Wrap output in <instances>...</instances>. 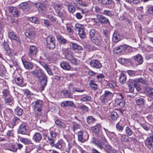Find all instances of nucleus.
<instances>
[{"label": "nucleus", "mask_w": 153, "mask_h": 153, "mask_svg": "<svg viewBox=\"0 0 153 153\" xmlns=\"http://www.w3.org/2000/svg\"><path fill=\"white\" fill-rule=\"evenodd\" d=\"M53 6L57 16L60 17H64L66 15V11L61 4L54 3Z\"/></svg>", "instance_id": "nucleus-1"}, {"label": "nucleus", "mask_w": 153, "mask_h": 153, "mask_svg": "<svg viewBox=\"0 0 153 153\" xmlns=\"http://www.w3.org/2000/svg\"><path fill=\"white\" fill-rule=\"evenodd\" d=\"M32 105H33V108L36 112V114L37 115H40L43 105V102L40 100H37L33 102Z\"/></svg>", "instance_id": "nucleus-2"}, {"label": "nucleus", "mask_w": 153, "mask_h": 153, "mask_svg": "<svg viewBox=\"0 0 153 153\" xmlns=\"http://www.w3.org/2000/svg\"><path fill=\"white\" fill-rule=\"evenodd\" d=\"M114 94L108 91H106L100 97L101 102L102 103L106 104L109 101L111 100Z\"/></svg>", "instance_id": "nucleus-3"}, {"label": "nucleus", "mask_w": 153, "mask_h": 153, "mask_svg": "<svg viewBox=\"0 0 153 153\" xmlns=\"http://www.w3.org/2000/svg\"><path fill=\"white\" fill-rule=\"evenodd\" d=\"M65 54L67 59L70 61L72 64L75 65L78 64L80 63L79 60L75 58L73 56V53L68 49L65 51Z\"/></svg>", "instance_id": "nucleus-4"}, {"label": "nucleus", "mask_w": 153, "mask_h": 153, "mask_svg": "<svg viewBox=\"0 0 153 153\" xmlns=\"http://www.w3.org/2000/svg\"><path fill=\"white\" fill-rule=\"evenodd\" d=\"M74 30L78 31L79 36L81 39H83L85 37V33L84 29V26L79 23H76L74 26Z\"/></svg>", "instance_id": "nucleus-5"}, {"label": "nucleus", "mask_w": 153, "mask_h": 153, "mask_svg": "<svg viewBox=\"0 0 153 153\" xmlns=\"http://www.w3.org/2000/svg\"><path fill=\"white\" fill-rule=\"evenodd\" d=\"M47 46L50 49H53L55 47V42L54 38L52 36H50L46 39Z\"/></svg>", "instance_id": "nucleus-6"}, {"label": "nucleus", "mask_w": 153, "mask_h": 153, "mask_svg": "<svg viewBox=\"0 0 153 153\" xmlns=\"http://www.w3.org/2000/svg\"><path fill=\"white\" fill-rule=\"evenodd\" d=\"M50 135L51 137L47 136L46 135L44 137V140H45V142L46 141L47 143H53L55 140V137L57 135V133L55 131H51L50 132Z\"/></svg>", "instance_id": "nucleus-7"}, {"label": "nucleus", "mask_w": 153, "mask_h": 153, "mask_svg": "<svg viewBox=\"0 0 153 153\" xmlns=\"http://www.w3.org/2000/svg\"><path fill=\"white\" fill-rule=\"evenodd\" d=\"M123 98V95L120 94L117 95V98L115 100L116 104L120 108H123L125 105V102Z\"/></svg>", "instance_id": "nucleus-8"}, {"label": "nucleus", "mask_w": 153, "mask_h": 153, "mask_svg": "<svg viewBox=\"0 0 153 153\" xmlns=\"http://www.w3.org/2000/svg\"><path fill=\"white\" fill-rule=\"evenodd\" d=\"M33 4L34 7L37 8L38 11L40 13L42 14L43 16H45L46 12V8L44 4L39 2L35 3H33Z\"/></svg>", "instance_id": "nucleus-9"}, {"label": "nucleus", "mask_w": 153, "mask_h": 153, "mask_svg": "<svg viewBox=\"0 0 153 153\" xmlns=\"http://www.w3.org/2000/svg\"><path fill=\"white\" fill-rule=\"evenodd\" d=\"M89 135L86 133L84 134L81 131H79L78 133V137L79 140L81 143H84L88 138Z\"/></svg>", "instance_id": "nucleus-10"}, {"label": "nucleus", "mask_w": 153, "mask_h": 153, "mask_svg": "<svg viewBox=\"0 0 153 153\" xmlns=\"http://www.w3.org/2000/svg\"><path fill=\"white\" fill-rule=\"evenodd\" d=\"M25 34L27 37L32 39H33L35 36L34 29L30 28L27 29L25 33Z\"/></svg>", "instance_id": "nucleus-11"}, {"label": "nucleus", "mask_w": 153, "mask_h": 153, "mask_svg": "<svg viewBox=\"0 0 153 153\" xmlns=\"http://www.w3.org/2000/svg\"><path fill=\"white\" fill-rule=\"evenodd\" d=\"M31 73L38 79H40L41 76L42 77L45 74L42 70L41 69L31 71Z\"/></svg>", "instance_id": "nucleus-12"}, {"label": "nucleus", "mask_w": 153, "mask_h": 153, "mask_svg": "<svg viewBox=\"0 0 153 153\" xmlns=\"http://www.w3.org/2000/svg\"><path fill=\"white\" fill-rule=\"evenodd\" d=\"M90 65L94 68H99L102 67V65L100 61L96 59H93L90 62Z\"/></svg>", "instance_id": "nucleus-13"}, {"label": "nucleus", "mask_w": 153, "mask_h": 153, "mask_svg": "<svg viewBox=\"0 0 153 153\" xmlns=\"http://www.w3.org/2000/svg\"><path fill=\"white\" fill-rule=\"evenodd\" d=\"M21 59L25 68L26 69L31 70L33 67V64L31 62L27 61L22 57Z\"/></svg>", "instance_id": "nucleus-14"}, {"label": "nucleus", "mask_w": 153, "mask_h": 153, "mask_svg": "<svg viewBox=\"0 0 153 153\" xmlns=\"http://www.w3.org/2000/svg\"><path fill=\"white\" fill-rule=\"evenodd\" d=\"M37 52V49L36 46L34 45L30 46L28 53V55L30 57H31L33 56H35Z\"/></svg>", "instance_id": "nucleus-15"}, {"label": "nucleus", "mask_w": 153, "mask_h": 153, "mask_svg": "<svg viewBox=\"0 0 153 153\" xmlns=\"http://www.w3.org/2000/svg\"><path fill=\"white\" fill-rule=\"evenodd\" d=\"M102 37L98 35L96 36L94 39L91 40L92 42L95 45L99 46H101L102 44Z\"/></svg>", "instance_id": "nucleus-16"}, {"label": "nucleus", "mask_w": 153, "mask_h": 153, "mask_svg": "<svg viewBox=\"0 0 153 153\" xmlns=\"http://www.w3.org/2000/svg\"><path fill=\"white\" fill-rule=\"evenodd\" d=\"M91 142L94 143H107V141L104 137H99L98 140L94 137H93Z\"/></svg>", "instance_id": "nucleus-17"}, {"label": "nucleus", "mask_w": 153, "mask_h": 153, "mask_svg": "<svg viewBox=\"0 0 153 153\" xmlns=\"http://www.w3.org/2000/svg\"><path fill=\"white\" fill-rule=\"evenodd\" d=\"M42 79L40 80L41 85V90L43 91L45 86L46 85L47 82V77L45 74L42 77Z\"/></svg>", "instance_id": "nucleus-18"}, {"label": "nucleus", "mask_w": 153, "mask_h": 153, "mask_svg": "<svg viewBox=\"0 0 153 153\" xmlns=\"http://www.w3.org/2000/svg\"><path fill=\"white\" fill-rule=\"evenodd\" d=\"M70 45L71 48L76 52L80 51L82 50V48L77 44L71 42L70 43Z\"/></svg>", "instance_id": "nucleus-19"}, {"label": "nucleus", "mask_w": 153, "mask_h": 153, "mask_svg": "<svg viewBox=\"0 0 153 153\" xmlns=\"http://www.w3.org/2000/svg\"><path fill=\"white\" fill-rule=\"evenodd\" d=\"M19 6L23 10L25 11H29L30 7V4L26 2L21 3L20 4Z\"/></svg>", "instance_id": "nucleus-20"}, {"label": "nucleus", "mask_w": 153, "mask_h": 153, "mask_svg": "<svg viewBox=\"0 0 153 153\" xmlns=\"http://www.w3.org/2000/svg\"><path fill=\"white\" fill-rule=\"evenodd\" d=\"M123 37L122 36L120 33L117 32H115L113 36V41L115 43L118 42L122 39Z\"/></svg>", "instance_id": "nucleus-21"}, {"label": "nucleus", "mask_w": 153, "mask_h": 153, "mask_svg": "<svg viewBox=\"0 0 153 153\" xmlns=\"http://www.w3.org/2000/svg\"><path fill=\"white\" fill-rule=\"evenodd\" d=\"M27 131V128L25 123H23L20 126L18 133L22 134H25Z\"/></svg>", "instance_id": "nucleus-22"}, {"label": "nucleus", "mask_w": 153, "mask_h": 153, "mask_svg": "<svg viewBox=\"0 0 153 153\" xmlns=\"http://www.w3.org/2000/svg\"><path fill=\"white\" fill-rule=\"evenodd\" d=\"M97 17L99 22L101 24H106L109 22L108 19L103 15H97Z\"/></svg>", "instance_id": "nucleus-23"}, {"label": "nucleus", "mask_w": 153, "mask_h": 153, "mask_svg": "<svg viewBox=\"0 0 153 153\" xmlns=\"http://www.w3.org/2000/svg\"><path fill=\"white\" fill-rule=\"evenodd\" d=\"M8 36L11 39L15 40L18 42L19 44L20 40L19 37L16 34L13 32H10L8 33Z\"/></svg>", "instance_id": "nucleus-24"}, {"label": "nucleus", "mask_w": 153, "mask_h": 153, "mask_svg": "<svg viewBox=\"0 0 153 153\" xmlns=\"http://www.w3.org/2000/svg\"><path fill=\"white\" fill-rule=\"evenodd\" d=\"M76 3L82 6L85 7L87 6L90 3L89 0H74Z\"/></svg>", "instance_id": "nucleus-25"}, {"label": "nucleus", "mask_w": 153, "mask_h": 153, "mask_svg": "<svg viewBox=\"0 0 153 153\" xmlns=\"http://www.w3.org/2000/svg\"><path fill=\"white\" fill-rule=\"evenodd\" d=\"M61 94L63 97L65 98H73V96L71 92L68 90H64L61 91Z\"/></svg>", "instance_id": "nucleus-26"}, {"label": "nucleus", "mask_w": 153, "mask_h": 153, "mask_svg": "<svg viewBox=\"0 0 153 153\" xmlns=\"http://www.w3.org/2000/svg\"><path fill=\"white\" fill-rule=\"evenodd\" d=\"M61 67L64 70H70L71 69V67L69 63L66 61H63L60 63Z\"/></svg>", "instance_id": "nucleus-27"}, {"label": "nucleus", "mask_w": 153, "mask_h": 153, "mask_svg": "<svg viewBox=\"0 0 153 153\" xmlns=\"http://www.w3.org/2000/svg\"><path fill=\"white\" fill-rule=\"evenodd\" d=\"M98 2L102 5L109 7L111 4H113L112 0H97Z\"/></svg>", "instance_id": "nucleus-28"}, {"label": "nucleus", "mask_w": 153, "mask_h": 153, "mask_svg": "<svg viewBox=\"0 0 153 153\" xmlns=\"http://www.w3.org/2000/svg\"><path fill=\"white\" fill-rule=\"evenodd\" d=\"M79 9L81 11V13L77 12L75 15V16L76 18L79 19H80L82 18L83 17L82 14H83L84 13H87L88 12V11L86 10L85 9H83L81 8H80Z\"/></svg>", "instance_id": "nucleus-29"}, {"label": "nucleus", "mask_w": 153, "mask_h": 153, "mask_svg": "<svg viewBox=\"0 0 153 153\" xmlns=\"http://www.w3.org/2000/svg\"><path fill=\"white\" fill-rule=\"evenodd\" d=\"M56 38L60 44L65 45L67 43V40L61 35H57Z\"/></svg>", "instance_id": "nucleus-30"}, {"label": "nucleus", "mask_w": 153, "mask_h": 153, "mask_svg": "<svg viewBox=\"0 0 153 153\" xmlns=\"http://www.w3.org/2000/svg\"><path fill=\"white\" fill-rule=\"evenodd\" d=\"M75 105L73 102L71 101H64L62 102L61 106L63 107H66L67 106H73Z\"/></svg>", "instance_id": "nucleus-31"}, {"label": "nucleus", "mask_w": 153, "mask_h": 153, "mask_svg": "<svg viewBox=\"0 0 153 153\" xmlns=\"http://www.w3.org/2000/svg\"><path fill=\"white\" fill-rule=\"evenodd\" d=\"M135 61H137L140 65L142 64L143 62V58L141 55L138 54L133 57Z\"/></svg>", "instance_id": "nucleus-32"}, {"label": "nucleus", "mask_w": 153, "mask_h": 153, "mask_svg": "<svg viewBox=\"0 0 153 153\" xmlns=\"http://www.w3.org/2000/svg\"><path fill=\"white\" fill-rule=\"evenodd\" d=\"M9 11L11 14L14 15H17L18 10L16 7H8Z\"/></svg>", "instance_id": "nucleus-33"}, {"label": "nucleus", "mask_w": 153, "mask_h": 153, "mask_svg": "<svg viewBox=\"0 0 153 153\" xmlns=\"http://www.w3.org/2000/svg\"><path fill=\"white\" fill-rule=\"evenodd\" d=\"M42 136L39 133H36L34 135L33 139L36 143H39V141L42 139Z\"/></svg>", "instance_id": "nucleus-34"}, {"label": "nucleus", "mask_w": 153, "mask_h": 153, "mask_svg": "<svg viewBox=\"0 0 153 153\" xmlns=\"http://www.w3.org/2000/svg\"><path fill=\"white\" fill-rule=\"evenodd\" d=\"M67 6L68 7V10L69 12L73 13L75 12V8L71 2H68Z\"/></svg>", "instance_id": "nucleus-35"}, {"label": "nucleus", "mask_w": 153, "mask_h": 153, "mask_svg": "<svg viewBox=\"0 0 153 153\" xmlns=\"http://www.w3.org/2000/svg\"><path fill=\"white\" fill-rule=\"evenodd\" d=\"M134 80L129 79L127 82V84L128 86V88L130 91L133 92L134 91Z\"/></svg>", "instance_id": "nucleus-36"}, {"label": "nucleus", "mask_w": 153, "mask_h": 153, "mask_svg": "<svg viewBox=\"0 0 153 153\" xmlns=\"http://www.w3.org/2000/svg\"><path fill=\"white\" fill-rule=\"evenodd\" d=\"M4 112L6 116L8 117V119H10L12 115V110L7 108L5 109Z\"/></svg>", "instance_id": "nucleus-37"}, {"label": "nucleus", "mask_w": 153, "mask_h": 153, "mask_svg": "<svg viewBox=\"0 0 153 153\" xmlns=\"http://www.w3.org/2000/svg\"><path fill=\"white\" fill-rule=\"evenodd\" d=\"M89 37L91 40H92L93 39H94L96 36H97L99 35L96 33L95 30L94 29L91 30L89 32Z\"/></svg>", "instance_id": "nucleus-38"}, {"label": "nucleus", "mask_w": 153, "mask_h": 153, "mask_svg": "<svg viewBox=\"0 0 153 153\" xmlns=\"http://www.w3.org/2000/svg\"><path fill=\"white\" fill-rule=\"evenodd\" d=\"M101 126L100 124H97L92 128V131L94 133L98 134L99 133V130L101 128Z\"/></svg>", "instance_id": "nucleus-39"}, {"label": "nucleus", "mask_w": 153, "mask_h": 153, "mask_svg": "<svg viewBox=\"0 0 153 153\" xmlns=\"http://www.w3.org/2000/svg\"><path fill=\"white\" fill-rule=\"evenodd\" d=\"M120 82L122 84L124 83L126 81V77L125 74L123 73H122L119 78Z\"/></svg>", "instance_id": "nucleus-40"}, {"label": "nucleus", "mask_w": 153, "mask_h": 153, "mask_svg": "<svg viewBox=\"0 0 153 153\" xmlns=\"http://www.w3.org/2000/svg\"><path fill=\"white\" fill-rule=\"evenodd\" d=\"M138 79H137L134 80V87L136 88L137 90L139 91L141 89L140 85L139 84Z\"/></svg>", "instance_id": "nucleus-41"}, {"label": "nucleus", "mask_w": 153, "mask_h": 153, "mask_svg": "<svg viewBox=\"0 0 153 153\" xmlns=\"http://www.w3.org/2000/svg\"><path fill=\"white\" fill-rule=\"evenodd\" d=\"M90 87L93 90H96L98 88V85L94 81L92 80H91L89 84Z\"/></svg>", "instance_id": "nucleus-42"}, {"label": "nucleus", "mask_w": 153, "mask_h": 153, "mask_svg": "<svg viewBox=\"0 0 153 153\" xmlns=\"http://www.w3.org/2000/svg\"><path fill=\"white\" fill-rule=\"evenodd\" d=\"M101 47H106L109 45V37H106L104 39V41L102 40Z\"/></svg>", "instance_id": "nucleus-43"}, {"label": "nucleus", "mask_w": 153, "mask_h": 153, "mask_svg": "<svg viewBox=\"0 0 153 153\" xmlns=\"http://www.w3.org/2000/svg\"><path fill=\"white\" fill-rule=\"evenodd\" d=\"M6 103H13V98L11 96H9L4 98Z\"/></svg>", "instance_id": "nucleus-44"}, {"label": "nucleus", "mask_w": 153, "mask_h": 153, "mask_svg": "<svg viewBox=\"0 0 153 153\" xmlns=\"http://www.w3.org/2000/svg\"><path fill=\"white\" fill-rule=\"evenodd\" d=\"M146 91L148 93L149 96L153 99V88L149 87L146 88Z\"/></svg>", "instance_id": "nucleus-45"}, {"label": "nucleus", "mask_w": 153, "mask_h": 153, "mask_svg": "<svg viewBox=\"0 0 153 153\" xmlns=\"http://www.w3.org/2000/svg\"><path fill=\"white\" fill-rule=\"evenodd\" d=\"M96 121V119L92 116H89L87 118V121L88 124H92Z\"/></svg>", "instance_id": "nucleus-46"}, {"label": "nucleus", "mask_w": 153, "mask_h": 153, "mask_svg": "<svg viewBox=\"0 0 153 153\" xmlns=\"http://www.w3.org/2000/svg\"><path fill=\"white\" fill-rule=\"evenodd\" d=\"M118 117L117 113L116 112H113L111 114L110 117L113 121L116 120Z\"/></svg>", "instance_id": "nucleus-47"}, {"label": "nucleus", "mask_w": 153, "mask_h": 153, "mask_svg": "<svg viewBox=\"0 0 153 153\" xmlns=\"http://www.w3.org/2000/svg\"><path fill=\"white\" fill-rule=\"evenodd\" d=\"M130 48V47L126 45H121L120 49L121 53L124 54V53L123 52H125L127 51V50H128V48Z\"/></svg>", "instance_id": "nucleus-48"}, {"label": "nucleus", "mask_w": 153, "mask_h": 153, "mask_svg": "<svg viewBox=\"0 0 153 153\" xmlns=\"http://www.w3.org/2000/svg\"><path fill=\"white\" fill-rule=\"evenodd\" d=\"M10 147L7 149L10 150L12 152H14L17 150V148L16 147L15 144H7Z\"/></svg>", "instance_id": "nucleus-49"}, {"label": "nucleus", "mask_w": 153, "mask_h": 153, "mask_svg": "<svg viewBox=\"0 0 153 153\" xmlns=\"http://www.w3.org/2000/svg\"><path fill=\"white\" fill-rule=\"evenodd\" d=\"M15 114L18 116L21 115L23 113V110L19 107H17L15 109Z\"/></svg>", "instance_id": "nucleus-50"}, {"label": "nucleus", "mask_w": 153, "mask_h": 153, "mask_svg": "<svg viewBox=\"0 0 153 153\" xmlns=\"http://www.w3.org/2000/svg\"><path fill=\"white\" fill-rule=\"evenodd\" d=\"M145 102L144 100L142 98H140L136 101V102L138 105H141L144 104Z\"/></svg>", "instance_id": "nucleus-51"}, {"label": "nucleus", "mask_w": 153, "mask_h": 153, "mask_svg": "<svg viewBox=\"0 0 153 153\" xmlns=\"http://www.w3.org/2000/svg\"><path fill=\"white\" fill-rule=\"evenodd\" d=\"M20 140L21 142L25 143H31L30 140L29 138L20 137Z\"/></svg>", "instance_id": "nucleus-52"}, {"label": "nucleus", "mask_w": 153, "mask_h": 153, "mask_svg": "<svg viewBox=\"0 0 153 153\" xmlns=\"http://www.w3.org/2000/svg\"><path fill=\"white\" fill-rule=\"evenodd\" d=\"M23 92L25 95L28 97H30L31 95H33V94L28 89H25L23 90Z\"/></svg>", "instance_id": "nucleus-53"}, {"label": "nucleus", "mask_w": 153, "mask_h": 153, "mask_svg": "<svg viewBox=\"0 0 153 153\" xmlns=\"http://www.w3.org/2000/svg\"><path fill=\"white\" fill-rule=\"evenodd\" d=\"M91 98L90 96H86L82 97L80 99V100L82 102H87L91 101Z\"/></svg>", "instance_id": "nucleus-54"}, {"label": "nucleus", "mask_w": 153, "mask_h": 153, "mask_svg": "<svg viewBox=\"0 0 153 153\" xmlns=\"http://www.w3.org/2000/svg\"><path fill=\"white\" fill-rule=\"evenodd\" d=\"M119 61H121V62L123 63L129 62L131 63L132 61L131 59H130L121 58L119 59Z\"/></svg>", "instance_id": "nucleus-55"}, {"label": "nucleus", "mask_w": 153, "mask_h": 153, "mask_svg": "<svg viewBox=\"0 0 153 153\" xmlns=\"http://www.w3.org/2000/svg\"><path fill=\"white\" fill-rule=\"evenodd\" d=\"M138 79L140 83L145 85H148V82L146 79L142 78H138Z\"/></svg>", "instance_id": "nucleus-56"}, {"label": "nucleus", "mask_w": 153, "mask_h": 153, "mask_svg": "<svg viewBox=\"0 0 153 153\" xmlns=\"http://www.w3.org/2000/svg\"><path fill=\"white\" fill-rule=\"evenodd\" d=\"M15 81L16 83L18 85H21L23 82V80L22 77L16 78L15 79Z\"/></svg>", "instance_id": "nucleus-57"}, {"label": "nucleus", "mask_w": 153, "mask_h": 153, "mask_svg": "<svg viewBox=\"0 0 153 153\" xmlns=\"http://www.w3.org/2000/svg\"><path fill=\"white\" fill-rule=\"evenodd\" d=\"M116 128L118 131H122L124 129V127L122 126L120 124V122H118L116 124Z\"/></svg>", "instance_id": "nucleus-58"}, {"label": "nucleus", "mask_w": 153, "mask_h": 153, "mask_svg": "<svg viewBox=\"0 0 153 153\" xmlns=\"http://www.w3.org/2000/svg\"><path fill=\"white\" fill-rule=\"evenodd\" d=\"M103 13L105 15H106L110 17H112L114 16L112 12L108 10H104Z\"/></svg>", "instance_id": "nucleus-59"}, {"label": "nucleus", "mask_w": 153, "mask_h": 153, "mask_svg": "<svg viewBox=\"0 0 153 153\" xmlns=\"http://www.w3.org/2000/svg\"><path fill=\"white\" fill-rule=\"evenodd\" d=\"M29 19V21L31 22L36 24H38L39 22L38 19L35 17H30L29 18H28Z\"/></svg>", "instance_id": "nucleus-60"}, {"label": "nucleus", "mask_w": 153, "mask_h": 153, "mask_svg": "<svg viewBox=\"0 0 153 153\" xmlns=\"http://www.w3.org/2000/svg\"><path fill=\"white\" fill-rule=\"evenodd\" d=\"M39 63L44 68L45 70L50 67V65L46 64L42 61H39Z\"/></svg>", "instance_id": "nucleus-61"}, {"label": "nucleus", "mask_w": 153, "mask_h": 153, "mask_svg": "<svg viewBox=\"0 0 153 153\" xmlns=\"http://www.w3.org/2000/svg\"><path fill=\"white\" fill-rule=\"evenodd\" d=\"M126 134L128 136H131L132 134V131L127 126L126 128Z\"/></svg>", "instance_id": "nucleus-62"}, {"label": "nucleus", "mask_w": 153, "mask_h": 153, "mask_svg": "<svg viewBox=\"0 0 153 153\" xmlns=\"http://www.w3.org/2000/svg\"><path fill=\"white\" fill-rule=\"evenodd\" d=\"M3 96L4 98L10 96L9 95V92L7 89H4L2 91Z\"/></svg>", "instance_id": "nucleus-63"}, {"label": "nucleus", "mask_w": 153, "mask_h": 153, "mask_svg": "<svg viewBox=\"0 0 153 153\" xmlns=\"http://www.w3.org/2000/svg\"><path fill=\"white\" fill-rule=\"evenodd\" d=\"M104 146V149L108 152H110L112 150L111 147L108 144H105Z\"/></svg>", "instance_id": "nucleus-64"}]
</instances>
